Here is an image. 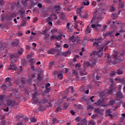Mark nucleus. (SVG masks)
<instances>
[{"mask_svg": "<svg viewBox=\"0 0 125 125\" xmlns=\"http://www.w3.org/2000/svg\"><path fill=\"white\" fill-rule=\"evenodd\" d=\"M108 43H109L108 42L104 44L103 47H102L99 51H96L95 50L93 51L92 53L90 54V56H92V55H98L99 57H101V56H103V53H101V55H99V53H100V52L103 51L104 46H106V45H107Z\"/></svg>", "mask_w": 125, "mask_h": 125, "instance_id": "nucleus-1", "label": "nucleus"}, {"mask_svg": "<svg viewBox=\"0 0 125 125\" xmlns=\"http://www.w3.org/2000/svg\"><path fill=\"white\" fill-rule=\"evenodd\" d=\"M102 27V25L99 23L98 22H96L95 23H92L91 25V28L94 29L95 31H98Z\"/></svg>", "mask_w": 125, "mask_h": 125, "instance_id": "nucleus-2", "label": "nucleus"}, {"mask_svg": "<svg viewBox=\"0 0 125 125\" xmlns=\"http://www.w3.org/2000/svg\"><path fill=\"white\" fill-rule=\"evenodd\" d=\"M104 101L103 100H99L97 103H95V105L96 106H100V107H106V105L103 104Z\"/></svg>", "mask_w": 125, "mask_h": 125, "instance_id": "nucleus-3", "label": "nucleus"}, {"mask_svg": "<svg viewBox=\"0 0 125 125\" xmlns=\"http://www.w3.org/2000/svg\"><path fill=\"white\" fill-rule=\"evenodd\" d=\"M15 105H16V104H15V102H14V101H12L11 100H10L7 101V105L8 106V107H13V106H14Z\"/></svg>", "mask_w": 125, "mask_h": 125, "instance_id": "nucleus-4", "label": "nucleus"}, {"mask_svg": "<svg viewBox=\"0 0 125 125\" xmlns=\"http://www.w3.org/2000/svg\"><path fill=\"white\" fill-rule=\"evenodd\" d=\"M53 74H54L55 77L57 76V79H59L60 80H62V79H63V74L62 73L58 74V72L55 71Z\"/></svg>", "mask_w": 125, "mask_h": 125, "instance_id": "nucleus-5", "label": "nucleus"}, {"mask_svg": "<svg viewBox=\"0 0 125 125\" xmlns=\"http://www.w3.org/2000/svg\"><path fill=\"white\" fill-rule=\"evenodd\" d=\"M112 112H111V109H107L105 111V115L110 117L111 119L113 118V115L112 114Z\"/></svg>", "mask_w": 125, "mask_h": 125, "instance_id": "nucleus-6", "label": "nucleus"}, {"mask_svg": "<svg viewBox=\"0 0 125 125\" xmlns=\"http://www.w3.org/2000/svg\"><path fill=\"white\" fill-rule=\"evenodd\" d=\"M12 82V79L10 78V77H7L5 79V83H8L9 86H11L12 85V83H11Z\"/></svg>", "mask_w": 125, "mask_h": 125, "instance_id": "nucleus-7", "label": "nucleus"}, {"mask_svg": "<svg viewBox=\"0 0 125 125\" xmlns=\"http://www.w3.org/2000/svg\"><path fill=\"white\" fill-rule=\"evenodd\" d=\"M116 96L117 98L121 99V98H123V97H124V95L122 94V92L121 91H119L116 93Z\"/></svg>", "mask_w": 125, "mask_h": 125, "instance_id": "nucleus-8", "label": "nucleus"}, {"mask_svg": "<svg viewBox=\"0 0 125 125\" xmlns=\"http://www.w3.org/2000/svg\"><path fill=\"white\" fill-rule=\"evenodd\" d=\"M81 18H83V19H87L88 17V14L87 12H85L83 15H80Z\"/></svg>", "mask_w": 125, "mask_h": 125, "instance_id": "nucleus-9", "label": "nucleus"}, {"mask_svg": "<svg viewBox=\"0 0 125 125\" xmlns=\"http://www.w3.org/2000/svg\"><path fill=\"white\" fill-rule=\"evenodd\" d=\"M79 39L78 37H76L75 36L73 35L71 37L69 38L70 41H71L72 42H77V40Z\"/></svg>", "mask_w": 125, "mask_h": 125, "instance_id": "nucleus-10", "label": "nucleus"}, {"mask_svg": "<svg viewBox=\"0 0 125 125\" xmlns=\"http://www.w3.org/2000/svg\"><path fill=\"white\" fill-rule=\"evenodd\" d=\"M95 113H97L98 114H100L101 115H102L103 114V110L100 109L99 108H96L94 109Z\"/></svg>", "mask_w": 125, "mask_h": 125, "instance_id": "nucleus-11", "label": "nucleus"}, {"mask_svg": "<svg viewBox=\"0 0 125 125\" xmlns=\"http://www.w3.org/2000/svg\"><path fill=\"white\" fill-rule=\"evenodd\" d=\"M117 57H118V56L116 54L113 55L114 61L112 62V63L113 64V65L117 64V62H118V59L117 58Z\"/></svg>", "mask_w": 125, "mask_h": 125, "instance_id": "nucleus-12", "label": "nucleus"}, {"mask_svg": "<svg viewBox=\"0 0 125 125\" xmlns=\"http://www.w3.org/2000/svg\"><path fill=\"white\" fill-rule=\"evenodd\" d=\"M91 33V28L89 27V25L87 26V27L85 30V34H90Z\"/></svg>", "mask_w": 125, "mask_h": 125, "instance_id": "nucleus-13", "label": "nucleus"}, {"mask_svg": "<svg viewBox=\"0 0 125 125\" xmlns=\"http://www.w3.org/2000/svg\"><path fill=\"white\" fill-rule=\"evenodd\" d=\"M55 52H56V49H51L47 51V53L49 54H55Z\"/></svg>", "mask_w": 125, "mask_h": 125, "instance_id": "nucleus-14", "label": "nucleus"}, {"mask_svg": "<svg viewBox=\"0 0 125 125\" xmlns=\"http://www.w3.org/2000/svg\"><path fill=\"white\" fill-rule=\"evenodd\" d=\"M8 69V70H14V71H16V66L14 64H11Z\"/></svg>", "mask_w": 125, "mask_h": 125, "instance_id": "nucleus-15", "label": "nucleus"}, {"mask_svg": "<svg viewBox=\"0 0 125 125\" xmlns=\"http://www.w3.org/2000/svg\"><path fill=\"white\" fill-rule=\"evenodd\" d=\"M32 100L34 103V104H37L39 101H40V98H33Z\"/></svg>", "mask_w": 125, "mask_h": 125, "instance_id": "nucleus-16", "label": "nucleus"}, {"mask_svg": "<svg viewBox=\"0 0 125 125\" xmlns=\"http://www.w3.org/2000/svg\"><path fill=\"white\" fill-rule=\"evenodd\" d=\"M9 86L8 84L6 85L5 84H3L1 86V88H2V89H4V90H5V89H6V87H9Z\"/></svg>", "mask_w": 125, "mask_h": 125, "instance_id": "nucleus-17", "label": "nucleus"}, {"mask_svg": "<svg viewBox=\"0 0 125 125\" xmlns=\"http://www.w3.org/2000/svg\"><path fill=\"white\" fill-rule=\"evenodd\" d=\"M63 37V35H56V40H57V41H59L61 39H62Z\"/></svg>", "mask_w": 125, "mask_h": 125, "instance_id": "nucleus-18", "label": "nucleus"}, {"mask_svg": "<svg viewBox=\"0 0 125 125\" xmlns=\"http://www.w3.org/2000/svg\"><path fill=\"white\" fill-rule=\"evenodd\" d=\"M114 90V88H110L109 89H108L107 91H106V93L107 94H111V93H112V92H113V90Z\"/></svg>", "mask_w": 125, "mask_h": 125, "instance_id": "nucleus-19", "label": "nucleus"}, {"mask_svg": "<svg viewBox=\"0 0 125 125\" xmlns=\"http://www.w3.org/2000/svg\"><path fill=\"white\" fill-rule=\"evenodd\" d=\"M115 103H116V101H115L114 100H111L109 102V105H111V106H113V105H114V104H115Z\"/></svg>", "mask_w": 125, "mask_h": 125, "instance_id": "nucleus-20", "label": "nucleus"}, {"mask_svg": "<svg viewBox=\"0 0 125 125\" xmlns=\"http://www.w3.org/2000/svg\"><path fill=\"white\" fill-rule=\"evenodd\" d=\"M41 102L42 104H45V103H47V100L44 98L41 100Z\"/></svg>", "mask_w": 125, "mask_h": 125, "instance_id": "nucleus-21", "label": "nucleus"}, {"mask_svg": "<svg viewBox=\"0 0 125 125\" xmlns=\"http://www.w3.org/2000/svg\"><path fill=\"white\" fill-rule=\"evenodd\" d=\"M31 65H34L35 63V59L31 58L30 60L29 61Z\"/></svg>", "mask_w": 125, "mask_h": 125, "instance_id": "nucleus-22", "label": "nucleus"}, {"mask_svg": "<svg viewBox=\"0 0 125 125\" xmlns=\"http://www.w3.org/2000/svg\"><path fill=\"white\" fill-rule=\"evenodd\" d=\"M4 98H5V95H0V101H3L4 100Z\"/></svg>", "mask_w": 125, "mask_h": 125, "instance_id": "nucleus-23", "label": "nucleus"}, {"mask_svg": "<svg viewBox=\"0 0 125 125\" xmlns=\"http://www.w3.org/2000/svg\"><path fill=\"white\" fill-rule=\"evenodd\" d=\"M36 4H37V3H36V2H34V1H31L30 2L31 7H34V6H35V5H36Z\"/></svg>", "mask_w": 125, "mask_h": 125, "instance_id": "nucleus-24", "label": "nucleus"}, {"mask_svg": "<svg viewBox=\"0 0 125 125\" xmlns=\"http://www.w3.org/2000/svg\"><path fill=\"white\" fill-rule=\"evenodd\" d=\"M39 111H44L45 110V107L43 106H40L38 108Z\"/></svg>", "mask_w": 125, "mask_h": 125, "instance_id": "nucleus-25", "label": "nucleus"}, {"mask_svg": "<svg viewBox=\"0 0 125 125\" xmlns=\"http://www.w3.org/2000/svg\"><path fill=\"white\" fill-rule=\"evenodd\" d=\"M111 16V18H112V19H117V18H118V16L116 14H112Z\"/></svg>", "mask_w": 125, "mask_h": 125, "instance_id": "nucleus-26", "label": "nucleus"}, {"mask_svg": "<svg viewBox=\"0 0 125 125\" xmlns=\"http://www.w3.org/2000/svg\"><path fill=\"white\" fill-rule=\"evenodd\" d=\"M117 74L118 75H123V70L121 69L117 70Z\"/></svg>", "mask_w": 125, "mask_h": 125, "instance_id": "nucleus-27", "label": "nucleus"}, {"mask_svg": "<svg viewBox=\"0 0 125 125\" xmlns=\"http://www.w3.org/2000/svg\"><path fill=\"white\" fill-rule=\"evenodd\" d=\"M30 121L31 122V123H36L37 122V119L33 117L30 118Z\"/></svg>", "mask_w": 125, "mask_h": 125, "instance_id": "nucleus-28", "label": "nucleus"}, {"mask_svg": "<svg viewBox=\"0 0 125 125\" xmlns=\"http://www.w3.org/2000/svg\"><path fill=\"white\" fill-rule=\"evenodd\" d=\"M21 63H22V65H23V66H26L28 65V63H27V61L24 60L21 61Z\"/></svg>", "mask_w": 125, "mask_h": 125, "instance_id": "nucleus-29", "label": "nucleus"}, {"mask_svg": "<svg viewBox=\"0 0 125 125\" xmlns=\"http://www.w3.org/2000/svg\"><path fill=\"white\" fill-rule=\"evenodd\" d=\"M82 10L81 8L78 9L77 10V13L79 14V16H81V15H82Z\"/></svg>", "mask_w": 125, "mask_h": 125, "instance_id": "nucleus-30", "label": "nucleus"}, {"mask_svg": "<svg viewBox=\"0 0 125 125\" xmlns=\"http://www.w3.org/2000/svg\"><path fill=\"white\" fill-rule=\"evenodd\" d=\"M4 14H2L1 16H0V18H1V21H4L5 19V16H4Z\"/></svg>", "mask_w": 125, "mask_h": 125, "instance_id": "nucleus-31", "label": "nucleus"}, {"mask_svg": "<svg viewBox=\"0 0 125 125\" xmlns=\"http://www.w3.org/2000/svg\"><path fill=\"white\" fill-rule=\"evenodd\" d=\"M68 107H69V104H68L64 103L63 104V107L64 110H67V108H68Z\"/></svg>", "mask_w": 125, "mask_h": 125, "instance_id": "nucleus-32", "label": "nucleus"}, {"mask_svg": "<svg viewBox=\"0 0 125 125\" xmlns=\"http://www.w3.org/2000/svg\"><path fill=\"white\" fill-rule=\"evenodd\" d=\"M61 110H62V109L61 108V107H60V106H59L56 109L55 112H56V113H58V112H59V111H61Z\"/></svg>", "mask_w": 125, "mask_h": 125, "instance_id": "nucleus-33", "label": "nucleus"}, {"mask_svg": "<svg viewBox=\"0 0 125 125\" xmlns=\"http://www.w3.org/2000/svg\"><path fill=\"white\" fill-rule=\"evenodd\" d=\"M89 125H96V123H95L94 121H89Z\"/></svg>", "mask_w": 125, "mask_h": 125, "instance_id": "nucleus-34", "label": "nucleus"}, {"mask_svg": "<svg viewBox=\"0 0 125 125\" xmlns=\"http://www.w3.org/2000/svg\"><path fill=\"white\" fill-rule=\"evenodd\" d=\"M107 25H104V26L102 28V32H105V31H106V30L107 29Z\"/></svg>", "mask_w": 125, "mask_h": 125, "instance_id": "nucleus-35", "label": "nucleus"}, {"mask_svg": "<svg viewBox=\"0 0 125 125\" xmlns=\"http://www.w3.org/2000/svg\"><path fill=\"white\" fill-rule=\"evenodd\" d=\"M79 26H78V24L77 23H76L75 26H74V28L76 29V30H77V31H78V32H80V28H78Z\"/></svg>", "mask_w": 125, "mask_h": 125, "instance_id": "nucleus-36", "label": "nucleus"}, {"mask_svg": "<svg viewBox=\"0 0 125 125\" xmlns=\"http://www.w3.org/2000/svg\"><path fill=\"white\" fill-rule=\"evenodd\" d=\"M69 53V52L68 51H66V52H64L62 53V55L64 57H66V56H68V54Z\"/></svg>", "mask_w": 125, "mask_h": 125, "instance_id": "nucleus-37", "label": "nucleus"}, {"mask_svg": "<svg viewBox=\"0 0 125 125\" xmlns=\"http://www.w3.org/2000/svg\"><path fill=\"white\" fill-rule=\"evenodd\" d=\"M110 35H112V32H106L104 34V37H107L108 36H110Z\"/></svg>", "mask_w": 125, "mask_h": 125, "instance_id": "nucleus-38", "label": "nucleus"}, {"mask_svg": "<svg viewBox=\"0 0 125 125\" xmlns=\"http://www.w3.org/2000/svg\"><path fill=\"white\" fill-rule=\"evenodd\" d=\"M80 74L81 76H84L86 75V73H84L83 72V70H82V69L80 70Z\"/></svg>", "mask_w": 125, "mask_h": 125, "instance_id": "nucleus-39", "label": "nucleus"}, {"mask_svg": "<svg viewBox=\"0 0 125 125\" xmlns=\"http://www.w3.org/2000/svg\"><path fill=\"white\" fill-rule=\"evenodd\" d=\"M38 92H35L34 94H33V98H38Z\"/></svg>", "mask_w": 125, "mask_h": 125, "instance_id": "nucleus-40", "label": "nucleus"}, {"mask_svg": "<svg viewBox=\"0 0 125 125\" xmlns=\"http://www.w3.org/2000/svg\"><path fill=\"white\" fill-rule=\"evenodd\" d=\"M98 45H99V44L97 42H95L93 44V46H96V47H98Z\"/></svg>", "mask_w": 125, "mask_h": 125, "instance_id": "nucleus-41", "label": "nucleus"}, {"mask_svg": "<svg viewBox=\"0 0 125 125\" xmlns=\"http://www.w3.org/2000/svg\"><path fill=\"white\" fill-rule=\"evenodd\" d=\"M83 5H89V1H87L86 2H83Z\"/></svg>", "mask_w": 125, "mask_h": 125, "instance_id": "nucleus-42", "label": "nucleus"}, {"mask_svg": "<svg viewBox=\"0 0 125 125\" xmlns=\"http://www.w3.org/2000/svg\"><path fill=\"white\" fill-rule=\"evenodd\" d=\"M18 53L19 55L22 54V53H23V49H21L19 50L18 51Z\"/></svg>", "mask_w": 125, "mask_h": 125, "instance_id": "nucleus-43", "label": "nucleus"}, {"mask_svg": "<svg viewBox=\"0 0 125 125\" xmlns=\"http://www.w3.org/2000/svg\"><path fill=\"white\" fill-rule=\"evenodd\" d=\"M50 40H56V36L52 35L50 37Z\"/></svg>", "mask_w": 125, "mask_h": 125, "instance_id": "nucleus-44", "label": "nucleus"}, {"mask_svg": "<svg viewBox=\"0 0 125 125\" xmlns=\"http://www.w3.org/2000/svg\"><path fill=\"white\" fill-rule=\"evenodd\" d=\"M55 8H57V10H60L61 7L60 5H56L54 6Z\"/></svg>", "mask_w": 125, "mask_h": 125, "instance_id": "nucleus-45", "label": "nucleus"}, {"mask_svg": "<svg viewBox=\"0 0 125 125\" xmlns=\"http://www.w3.org/2000/svg\"><path fill=\"white\" fill-rule=\"evenodd\" d=\"M45 89H46V90L44 92V93L49 92V90H50V88H48V87H45Z\"/></svg>", "mask_w": 125, "mask_h": 125, "instance_id": "nucleus-46", "label": "nucleus"}, {"mask_svg": "<svg viewBox=\"0 0 125 125\" xmlns=\"http://www.w3.org/2000/svg\"><path fill=\"white\" fill-rule=\"evenodd\" d=\"M25 25H26V21H22L21 27H23V26H25Z\"/></svg>", "mask_w": 125, "mask_h": 125, "instance_id": "nucleus-47", "label": "nucleus"}, {"mask_svg": "<svg viewBox=\"0 0 125 125\" xmlns=\"http://www.w3.org/2000/svg\"><path fill=\"white\" fill-rule=\"evenodd\" d=\"M80 90H81V91H84V86L83 85H82L81 86Z\"/></svg>", "mask_w": 125, "mask_h": 125, "instance_id": "nucleus-48", "label": "nucleus"}, {"mask_svg": "<svg viewBox=\"0 0 125 125\" xmlns=\"http://www.w3.org/2000/svg\"><path fill=\"white\" fill-rule=\"evenodd\" d=\"M21 82L22 83H25L26 82V79L24 78H22L21 79Z\"/></svg>", "mask_w": 125, "mask_h": 125, "instance_id": "nucleus-49", "label": "nucleus"}, {"mask_svg": "<svg viewBox=\"0 0 125 125\" xmlns=\"http://www.w3.org/2000/svg\"><path fill=\"white\" fill-rule=\"evenodd\" d=\"M82 122L83 124H85L87 123V120H86V119L84 118L82 120Z\"/></svg>", "mask_w": 125, "mask_h": 125, "instance_id": "nucleus-50", "label": "nucleus"}, {"mask_svg": "<svg viewBox=\"0 0 125 125\" xmlns=\"http://www.w3.org/2000/svg\"><path fill=\"white\" fill-rule=\"evenodd\" d=\"M4 4V1L3 0H0V5H3Z\"/></svg>", "mask_w": 125, "mask_h": 125, "instance_id": "nucleus-51", "label": "nucleus"}, {"mask_svg": "<svg viewBox=\"0 0 125 125\" xmlns=\"http://www.w3.org/2000/svg\"><path fill=\"white\" fill-rule=\"evenodd\" d=\"M63 46L64 48H69V45L68 44H64Z\"/></svg>", "mask_w": 125, "mask_h": 125, "instance_id": "nucleus-52", "label": "nucleus"}, {"mask_svg": "<svg viewBox=\"0 0 125 125\" xmlns=\"http://www.w3.org/2000/svg\"><path fill=\"white\" fill-rule=\"evenodd\" d=\"M93 98H94V96H92V97H90V100L91 102H94V100H93Z\"/></svg>", "mask_w": 125, "mask_h": 125, "instance_id": "nucleus-53", "label": "nucleus"}, {"mask_svg": "<svg viewBox=\"0 0 125 125\" xmlns=\"http://www.w3.org/2000/svg\"><path fill=\"white\" fill-rule=\"evenodd\" d=\"M69 89H70V91L71 92H74V87L73 86L69 87Z\"/></svg>", "mask_w": 125, "mask_h": 125, "instance_id": "nucleus-54", "label": "nucleus"}, {"mask_svg": "<svg viewBox=\"0 0 125 125\" xmlns=\"http://www.w3.org/2000/svg\"><path fill=\"white\" fill-rule=\"evenodd\" d=\"M73 74H74L76 76H78V71L77 70H73Z\"/></svg>", "mask_w": 125, "mask_h": 125, "instance_id": "nucleus-55", "label": "nucleus"}, {"mask_svg": "<svg viewBox=\"0 0 125 125\" xmlns=\"http://www.w3.org/2000/svg\"><path fill=\"white\" fill-rule=\"evenodd\" d=\"M13 58H15V59H16V58L15 57V56L14 55H12L11 56L10 58V60H11V59H13Z\"/></svg>", "mask_w": 125, "mask_h": 125, "instance_id": "nucleus-56", "label": "nucleus"}, {"mask_svg": "<svg viewBox=\"0 0 125 125\" xmlns=\"http://www.w3.org/2000/svg\"><path fill=\"white\" fill-rule=\"evenodd\" d=\"M70 113L72 116H75V114H76V112H75V111L73 110H70Z\"/></svg>", "mask_w": 125, "mask_h": 125, "instance_id": "nucleus-57", "label": "nucleus"}, {"mask_svg": "<svg viewBox=\"0 0 125 125\" xmlns=\"http://www.w3.org/2000/svg\"><path fill=\"white\" fill-rule=\"evenodd\" d=\"M20 12L21 13V14H25V11L24 10H21L20 11Z\"/></svg>", "mask_w": 125, "mask_h": 125, "instance_id": "nucleus-58", "label": "nucleus"}, {"mask_svg": "<svg viewBox=\"0 0 125 125\" xmlns=\"http://www.w3.org/2000/svg\"><path fill=\"white\" fill-rule=\"evenodd\" d=\"M89 109H93V106L88 105L87 107V110H89Z\"/></svg>", "mask_w": 125, "mask_h": 125, "instance_id": "nucleus-59", "label": "nucleus"}, {"mask_svg": "<svg viewBox=\"0 0 125 125\" xmlns=\"http://www.w3.org/2000/svg\"><path fill=\"white\" fill-rule=\"evenodd\" d=\"M85 65L86 66H90V63H89V62H87L84 64V66Z\"/></svg>", "mask_w": 125, "mask_h": 125, "instance_id": "nucleus-60", "label": "nucleus"}, {"mask_svg": "<svg viewBox=\"0 0 125 125\" xmlns=\"http://www.w3.org/2000/svg\"><path fill=\"white\" fill-rule=\"evenodd\" d=\"M78 67H79L80 68V67H81V64L80 63H77L75 64V67L76 68H78Z\"/></svg>", "mask_w": 125, "mask_h": 125, "instance_id": "nucleus-61", "label": "nucleus"}, {"mask_svg": "<svg viewBox=\"0 0 125 125\" xmlns=\"http://www.w3.org/2000/svg\"><path fill=\"white\" fill-rule=\"evenodd\" d=\"M56 45L58 48H59L60 47V44H59V42H56Z\"/></svg>", "mask_w": 125, "mask_h": 125, "instance_id": "nucleus-62", "label": "nucleus"}, {"mask_svg": "<svg viewBox=\"0 0 125 125\" xmlns=\"http://www.w3.org/2000/svg\"><path fill=\"white\" fill-rule=\"evenodd\" d=\"M26 0H22L21 1V3H22V4H24V5H25V4H27V3H26Z\"/></svg>", "mask_w": 125, "mask_h": 125, "instance_id": "nucleus-63", "label": "nucleus"}, {"mask_svg": "<svg viewBox=\"0 0 125 125\" xmlns=\"http://www.w3.org/2000/svg\"><path fill=\"white\" fill-rule=\"evenodd\" d=\"M110 11H115V8L114 7H111V8H110Z\"/></svg>", "mask_w": 125, "mask_h": 125, "instance_id": "nucleus-64", "label": "nucleus"}]
</instances>
